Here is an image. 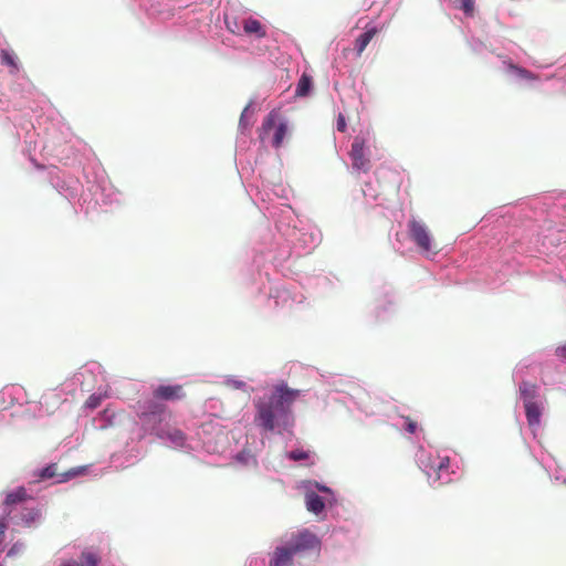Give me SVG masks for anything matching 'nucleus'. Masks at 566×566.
I'll return each mask as SVG.
<instances>
[{
	"label": "nucleus",
	"instance_id": "obj_15",
	"mask_svg": "<svg viewBox=\"0 0 566 566\" xmlns=\"http://www.w3.org/2000/svg\"><path fill=\"white\" fill-rule=\"evenodd\" d=\"M0 57L1 63L11 69V73H17L19 71L18 59L12 51L6 49L1 50Z\"/></svg>",
	"mask_w": 566,
	"mask_h": 566
},
{
	"label": "nucleus",
	"instance_id": "obj_13",
	"mask_svg": "<svg viewBox=\"0 0 566 566\" xmlns=\"http://www.w3.org/2000/svg\"><path fill=\"white\" fill-rule=\"evenodd\" d=\"M29 494L24 488H18L17 490L7 494L4 500V505L7 507L13 506L15 504L22 503L29 499Z\"/></svg>",
	"mask_w": 566,
	"mask_h": 566
},
{
	"label": "nucleus",
	"instance_id": "obj_17",
	"mask_svg": "<svg viewBox=\"0 0 566 566\" xmlns=\"http://www.w3.org/2000/svg\"><path fill=\"white\" fill-rule=\"evenodd\" d=\"M312 87V77L307 74H303L298 80L295 94L297 96H306Z\"/></svg>",
	"mask_w": 566,
	"mask_h": 566
},
{
	"label": "nucleus",
	"instance_id": "obj_22",
	"mask_svg": "<svg viewBox=\"0 0 566 566\" xmlns=\"http://www.w3.org/2000/svg\"><path fill=\"white\" fill-rule=\"evenodd\" d=\"M289 458L294 461L305 460L308 458V453L304 450H293L289 453Z\"/></svg>",
	"mask_w": 566,
	"mask_h": 566
},
{
	"label": "nucleus",
	"instance_id": "obj_20",
	"mask_svg": "<svg viewBox=\"0 0 566 566\" xmlns=\"http://www.w3.org/2000/svg\"><path fill=\"white\" fill-rule=\"evenodd\" d=\"M510 70L513 71L518 77L527 81L537 80V76L526 69L510 64Z\"/></svg>",
	"mask_w": 566,
	"mask_h": 566
},
{
	"label": "nucleus",
	"instance_id": "obj_16",
	"mask_svg": "<svg viewBox=\"0 0 566 566\" xmlns=\"http://www.w3.org/2000/svg\"><path fill=\"white\" fill-rule=\"evenodd\" d=\"M242 28L245 33H261V35H264V30L262 29V24L256 19H244L242 21Z\"/></svg>",
	"mask_w": 566,
	"mask_h": 566
},
{
	"label": "nucleus",
	"instance_id": "obj_14",
	"mask_svg": "<svg viewBox=\"0 0 566 566\" xmlns=\"http://www.w3.org/2000/svg\"><path fill=\"white\" fill-rule=\"evenodd\" d=\"M324 501L318 494L314 492L306 494V509L310 512L319 514L324 510Z\"/></svg>",
	"mask_w": 566,
	"mask_h": 566
},
{
	"label": "nucleus",
	"instance_id": "obj_6",
	"mask_svg": "<svg viewBox=\"0 0 566 566\" xmlns=\"http://www.w3.org/2000/svg\"><path fill=\"white\" fill-rule=\"evenodd\" d=\"M153 395L156 399L168 401L180 400L186 396L181 385H160L154 390Z\"/></svg>",
	"mask_w": 566,
	"mask_h": 566
},
{
	"label": "nucleus",
	"instance_id": "obj_33",
	"mask_svg": "<svg viewBox=\"0 0 566 566\" xmlns=\"http://www.w3.org/2000/svg\"><path fill=\"white\" fill-rule=\"evenodd\" d=\"M12 513V510L7 511V515H10Z\"/></svg>",
	"mask_w": 566,
	"mask_h": 566
},
{
	"label": "nucleus",
	"instance_id": "obj_11",
	"mask_svg": "<svg viewBox=\"0 0 566 566\" xmlns=\"http://www.w3.org/2000/svg\"><path fill=\"white\" fill-rule=\"evenodd\" d=\"M527 422L531 427H537L541 422L542 411L536 402L524 403Z\"/></svg>",
	"mask_w": 566,
	"mask_h": 566
},
{
	"label": "nucleus",
	"instance_id": "obj_9",
	"mask_svg": "<svg viewBox=\"0 0 566 566\" xmlns=\"http://www.w3.org/2000/svg\"><path fill=\"white\" fill-rule=\"evenodd\" d=\"M101 563V557L92 552L84 551L82 552L78 560H70L64 563L62 566H98Z\"/></svg>",
	"mask_w": 566,
	"mask_h": 566
},
{
	"label": "nucleus",
	"instance_id": "obj_8",
	"mask_svg": "<svg viewBox=\"0 0 566 566\" xmlns=\"http://www.w3.org/2000/svg\"><path fill=\"white\" fill-rule=\"evenodd\" d=\"M41 518V511L36 507H25L18 517L17 523L24 526L31 527L35 525Z\"/></svg>",
	"mask_w": 566,
	"mask_h": 566
},
{
	"label": "nucleus",
	"instance_id": "obj_23",
	"mask_svg": "<svg viewBox=\"0 0 566 566\" xmlns=\"http://www.w3.org/2000/svg\"><path fill=\"white\" fill-rule=\"evenodd\" d=\"M371 38H358L356 40V54L360 55L365 48L368 45Z\"/></svg>",
	"mask_w": 566,
	"mask_h": 566
},
{
	"label": "nucleus",
	"instance_id": "obj_4",
	"mask_svg": "<svg viewBox=\"0 0 566 566\" xmlns=\"http://www.w3.org/2000/svg\"><path fill=\"white\" fill-rule=\"evenodd\" d=\"M293 552L297 555L308 551H316L321 546L319 538L308 530L293 533L287 542Z\"/></svg>",
	"mask_w": 566,
	"mask_h": 566
},
{
	"label": "nucleus",
	"instance_id": "obj_30",
	"mask_svg": "<svg viewBox=\"0 0 566 566\" xmlns=\"http://www.w3.org/2000/svg\"><path fill=\"white\" fill-rule=\"evenodd\" d=\"M227 24H228V29H229V31H230V32H232V33H235V30H234V29H232V28L230 27V24H229V21H228V20H227Z\"/></svg>",
	"mask_w": 566,
	"mask_h": 566
},
{
	"label": "nucleus",
	"instance_id": "obj_31",
	"mask_svg": "<svg viewBox=\"0 0 566 566\" xmlns=\"http://www.w3.org/2000/svg\"><path fill=\"white\" fill-rule=\"evenodd\" d=\"M108 413H109V409H108V408H106V409L103 411V416H104V417H108Z\"/></svg>",
	"mask_w": 566,
	"mask_h": 566
},
{
	"label": "nucleus",
	"instance_id": "obj_7",
	"mask_svg": "<svg viewBox=\"0 0 566 566\" xmlns=\"http://www.w3.org/2000/svg\"><path fill=\"white\" fill-rule=\"evenodd\" d=\"M296 554L286 543L285 545L275 547L271 555L269 566H292L293 557Z\"/></svg>",
	"mask_w": 566,
	"mask_h": 566
},
{
	"label": "nucleus",
	"instance_id": "obj_3",
	"mask_svg": "<svg viewBox=\"0 0 566 566\" xmlns=\"http://www.w3.org/2000/svg\"><path fill=\"white\" fill-rule=\"evenodd\" d=\"M408 233L421 252L432 254H437L439 252L434 238L423 221L415 218L409 220Z\"/></svg>",
	"mask_w": 566,
	"mask_h": 566
},
{
	"label": "nucleus",
	"instance_id": "obj_18",
	"mask_svg": "<svg viewBox=\"0 0 566 566\" xmlns=\"http://www.w3.org/2000/svg\"><path fill=\"white\" fill-rule=\"evenodd\" d=\"M57 475V465L55 463H51L48 467L41 469L38 473L39 479L49 480L55 478Z\"/></svg>",
	"mask_w": 566,
	"mask_h": 566
},
{
	"label": "nucleus",
	"instance_id": "obj_2",
	"mask_svg": "<svg viewBox=\"0 0 566 566\" xmlns=\"http://www.w3.org/2000/svg\"><path fill=\"white\" fill-rule=\"evenodd\" d=\"M273 135L271 138V145L274 148H280L283 145V140L287 135V124L282 120L281 115L277 111H271L263 119L261 127L259 128V138L261 142H265L271 132Z\"/></svg>",
	"mask_w": 566,
	"mask_h": 566
},
{
	"label": "nucleus",
	"instance_id": "obj_5",
	"mask_svg": "<svg viewBox=\"0 0 566 566\" xmlns=\"http://www.w3.org/2000/svg\"><path fill=\"white\" fill-rule=\"evenodd\" d=\"M349 156L354 169L364 172L369 170L370 160L365 156V143L363 139L355 138L350 147Z\"/></svg>",
	"mask_w": 566,
	"mask_h": 566
},
{
	"label": "nucleus",
	"instance_id": "obj_29",
	"mask_svg": "<svg viewBox=\"0 0 566 566\" xmlns=\"http://www.w3.org/2000/svg\"><path fill=\"white\" fill-rule=\"evenodd\" d=\"M75 475H76V472L70 471V472L64 474V478L61 481H66L67 479L73 478Z\"/></svg>",
	"mask_w": 566,
	"mask_h": 566
},
{
	"label": "nucleus",
	"instance_id": "obj_25",
	"mask_svg": "<svg viewBox=\"0 0 566 566\" xmlns=\"http://www.w3.org/2000/svg\"><path fill=\"white\" fill-rule=\"evenodd\" d=\"M23 546H24L23 543H20V542L14 543L8 552V556H14V555L21 553L23 549Z\"/></svg>",
	"mask_w": 566,
	"mask_h": 566
},
{
	"label": "nucleus",
	"instance_id": "obj_10",
	"mask_svg": "<svg viewBox=\"0 0 566 566\" xmlns=\"http://www.w3.org/2000/svg\"><path fill=\"white\" fill-rule=\"evenodd\" d=\"M164 406L157 401H147L144 410L139 413V418L144 421H148L151 417L160 416L164 412Z\"/></svg>",
	"mask_w": 566,
	"mask_h": 566
},
{
	"label": "nucleus",
	"instance_id": "obj_12",
	"mask_svg": "<svg viewBox=\"0 0 566 566\" xmlns=\"http://www.w3.org/2000/svg\"><path fill=\"white\" fill-rule=\"evenodd\" d=\"M520 394L524 403L535 402V398L537 397V386L530 381H522L520 385Z\"/></svg>",
	"mask_w": 566,
	"mask_h": 566
},
{
	"label": "nucleus",
	"instance_id": "obj_21",
	"mask_svg": "<svg viewBox=\"0 0 566 566\" xmlns=\"http://www.w3.org/2000/svg\"><path fill=\"white\" fill-rule=\"evenodd\" d=\"M101 402H102L101 396L91 395L85 402V407H87L90 409H95L101 405Z\"/></svg>",
	"mask_w": 566,
	"mask_h": 566
},
{
	"label": "nucleus",
	"instance_id": "obj_1",
	"mask_svg": "<svg viewBox=\"0 0 566 566\" xmlns=\"http://www.w3.org/2000/svg\"><path fill=\"white\" fill-rule=\"evenodd\" d=\"M300 396V390L282 382L274 386L271 395L254 401L256 413L254 422L265 431L275 428L287 429L293 426L292 405Z\"/></svg>",
	"mask_w": 566,
	"mask_h": 566
},
{
	"label": "nucleus",
	"instance_id": "obj_27",
	"mask_svg": "<svg viewBox=\"0 0 566 566\" xmlns=\"http://www.w3.org/2000/svg\"><path fill=\"white\" fill-rule=\"evenodd\" d=\"M337 129L339 132H345V129H346V120L343 115H339L337 118Z\"/></svg>",
	"mask_w": 566,
	"mask_h": 566
},
{
	"label": "nucleus",
	"instance_id": "obj_19",
	"mask_svg": "<svg viewBox=\"0 0 566 566\" xmlns=\"http://www.w3.org/2000/svg\"><path fill=\"white\" fill-rule=\"evenodd\" d=\"M457 8L462 10L465 15L472 17L474 14L475 0H457Z\"/></svg>",
	"mask_w": 566,
	"mask_h": 566
},
{
	"label": "nucleus",
	"instance_id": "obj_32",
	"mask_svg": "<svg viewBox=\"0 0 566 566\" xmlns=\"http://www.w3.org/2000/svg\"><path fill=\"white\" fill-rule=\"evenodd\" d=\"M363 35H367V36H370V35H374V34H373V32H370V31H367V32H365V33H364Z\"/></svg>",
	"mask_w": 566,
	"mask_h": 566
},
{
	"label": "nucleus",
	"instance_id": "obj_28",
	"mask_svg": "<svg viewBox=\"0 0 566 566\" xmlns=\"http://www.w3.org/2000/svg\"><path fill=\"white\" fill-rule=\"evenodd\" d=\"M449 467V459H443L441 460L440 464H439V469H447Z\"/></svg>",
	"mask_w": 566,
	"mask_h": 566
},
{
	"label": "nucleus",
	"instance_id": "obj_24",
	"mask_svg": "<svg viewBox=\"0 0 566 566\" xmlns=\"http://www.w3.org/2000/svg\"><path fill=\"white\" fill-rule=\"evenodd\" d=\"M406 427L405 430L409 433H415L418 429L417 421L412 420L410 417H406Z\"/></svg>",
	"mask_w": 566,
	"mask_h": 566
},
{
	"label": "nucleus",
	"instance_id": "obj_26",
	"mask_svg": "<svg viewBox=\"0 0 566 566\" xmlns=\"http://www.w3.org/2000/svg\"><path fill=\"white\" fill-rule=\"evenodd\" d=\"M555 355L558 358L566 360V343L556 347Z\"/></svg>",
	"mask_w": 566,
	"mask_h": 566
}]
</instances>
